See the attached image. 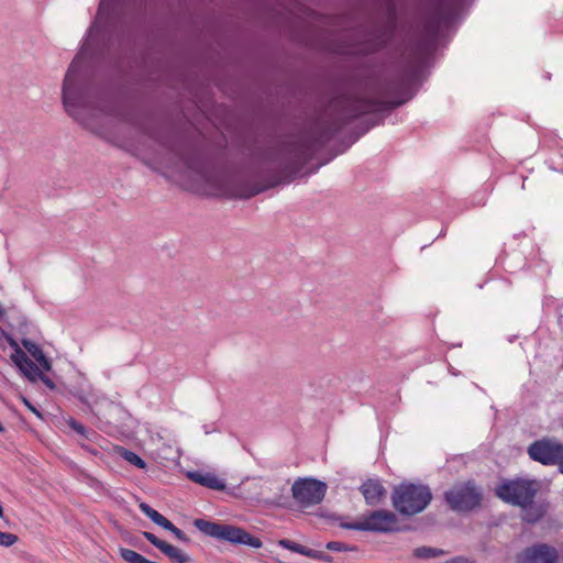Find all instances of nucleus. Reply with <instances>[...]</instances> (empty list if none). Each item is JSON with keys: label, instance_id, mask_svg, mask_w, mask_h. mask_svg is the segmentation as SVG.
Masks as SVG:
<instances>
[{"label": "nucleus", "instance_id": "1", "mask_svg": "<svg viewBox=\"0 0 563 563\" xmlns=\"http://www.w3.org/2000/svg\"><path fill=\"white\" fill-rule=\"evenodd\" d=\"M334 131L322 133L314 140L300 139L294 143L283 145L274 154L273 163L276 168L280 169L283 176H279L268 185H250V184H235L231 189V197L240 199L252 198L260 192L274 187L284 181H290L291 178L299 173L301 167L311 159L314 152L329 141Z\"/></svg>", "mask_w": 563, "mask_h": 563}, {"label": "nucleus", "instance_id": "2", "mask_svg": "<svg viewBox=\"0 0 563 563\" xmlns=\"http://www.w3.org/2000/svg\"><path fill=\"white\" fill-rule=\"evenodd\" d=\"M391 505L402 516L411 517L422 512L432 500L429 486L402 482L391 492Z\"/></svg>", "mask_w": 563, "mask_h": 563}, {"label": "nucleus", "instance_id": "3", "mask_svg": "<svg viewBox=\"0 0 563 563\" xmlns=\"http://www.w3.org/2000/svg\"><path fill=\"white\" fill-rule=\"evenodd\" d=\"M194 526L203 534L218 540L228 541L234 544H244L254 549H260L263 545L260 538H256L244 529L232 525H222L205 519H195Z\"/></svg>", "mask_w": 563, "mask_h": 563}, {"label": "nucleus", "instance_id": "4", "mask_svg": "<svg viewBox=\"0 0 563 563\" xmlns=\"http://www.w3.org/2000/svg\"><path fill=\"white\" fill-rule=\"evenodd\" d=\"M540 487L537 479L516 478L504 481L496 487L495 493L501 500L526 508L533 503Z\"/></svg>", "mask_w": 563, "mask_h": 563}, {"label": "nucleus", "instance_id": "5", "mask_svg": "<svg viewBox=\"0 0 563 563\" xmlns=\"http://www.w3.org/2000/svg\"><path fill=\"white\" fill-rule=\"evenodd\" d=\"M340 526L347 530L375 533H391L400 531L397 515L387 509L373 510L363 515L354 522H342Z\"/></svg>", "mask_w": 563, "mask_h": 563}, {"label": "nucleus", "instance_id": "6", "mask_svg": "<svg viewBox=\"0 0 563 563\" xmlns=\"http://www.w3.org/2000/svg\"><path fill=\"white\" fill-rule=\"evenodd\" d=\"M444 498L451 509L466 512L481 506L483 494L474 482L468 481L454 485L444 493Z\"/></svg>", "mask_w": 563, "mask_h": 563}, {"label": "nucleus", "instance_id": "7", "mask_svg": "<svg viewBox=\"0 0 563 563\" xmlns=\"http://www.w3.org/2000/svg\"><path fill=\"white\" fill-rule=\"evenodd\" d=\"M81 69V60L75 58L68 67L63 84V102L66 111L79 120L78 108L85 107V100L77 88V79Z\"/></svg>", "mask_w": 563, "mask_h": 563}, {"label": "nucleus", "instance_id": "8", "mask_svg": "<svg viewBox=\"0 0 563 563\" xmlns=\"http://www.w3.org/2000/svg\"><path fill=\"white\" fill-rule=\"evenodd\" d=\"M527 453L529 457L542 465L553 466L563 461V443L556 438L544 437L540 440L532 442Z\"/></svg>", "mask_w": 563, "mask_h": 563}, {"label": "nucleus", "instance_id": "9", "mask_svg": "<svg viewBox=\"0 0 563 563\" xmlns=\"http://www.w3.org/2000/svg\"><path fill=\"white\" fill-rule=\"evenodd\" d=\"M327 484L314 478H298L291 486L292 498L307 508L320 504L327 493Z\"/></svg>", "mask_w": 563, "mask_h": 563}, {"label": "nucleus", "instance_id": "10", "mask_svg": "<svg viewBox=\"0 0 563 563\" xmlns=\"http://www.w3.org/2000/svg\"><path fill=\"white\" fill-rule=\"evenodd\" d=\"M558 550L547 543H537L526 548L518 556V563H556Z\"/></svg>", "mask_w": 563, "mask_h": 563}, {"label": "nucleus", "instance_id": "11", "mask_svg": "<svg viewBox=\"0 0 563 563\" xmlns=\"http://www.w3.org/2000/svg\"><path fill=\"white\" fill-rule=\"evenodd\" d=\"M451 9L448 0H438L437 7L424 25L428 36L435 37L438 35L441 25L450 20Z\"/></svg>", "mask_w": 563, "mask_h": 563}, {"label": "nucleus", "instance_id": "12", "mask_svg": "<svg viewBox=\"0 0 563 563\" xmlns=\"http://www.w3.org/2000/svg\"><path fill=\"white\" fill-rule=\"evenodd\" d=\"M360 490L365 499L366 505L375 507L385 499L387 490L379 479L369 478L365 481Z\"/></svg>", "mask_w": 563, "mask_h": 563}, {"label": "nucleus", "instance_id": "13", "mask_svg": "<svg viewBox=\"0 0 563 563\" xmlns=\"http://www.w3.org/2000/svg\"><path fill=\"white\" fill-rule=\"evenodd\" d=\"M404 101H379L374 99H360L355 101L352 117H357L363 113L377 112L382 110H390L400 104Z\"/></svg>", "mask_w": 563, "mask_h": 563}, {"label": "nucleus", "instance_id": "14", "mask_svg": "<svg viewBox=\"0 0 563 563\" xmlns=\"http://www.w3.org/2000/svg\"><path fill=\"white\" fill-rule=\"evenodd\" d=\"M188 477L192 482L210 489L223 490L225 488L224 481L213 473L189 472Z\"/></svg>", "mask_w": 563, "mask_h": 563}, {"label": "nucleus", "instance_id": "15", "mask_svg": "<svg viewBox=\"0 0 563 563\" xmlns=\"http://www.w3.org/2000/svg\"><path fill=\"white\" fill-rule=\"evenodd\" d=\"M21 343L23 347L35 358V361L44 371H51V361L44 355L43 351L36 343L32 342L29 339H22Z\"/></svg>", "mask_w": 563, "mask_h": 563}, {"label": "nucleus", "instance_id": "16", "mask_svg": "<svg viewBox=\"0 0 563 563\" xmlns=\"http://www.w3.org/2000/svg\"><path fill=\"white\" fill-rule=\"evenodd\" d=\"M161 551L175 563H187L190 560L185 552L167 542Z\"/></svg>", "mask_w": 563, "mask_h": 563}, {"label": "nucleus", "instance_id": "17", "mask_svg": "<svg viewBox=\"0 0 563 563\" xmlns=\"http://www.w3.org/2000/svg\"><path fill=\"white\" fill-rule=\"evenodd\" d=\"M119 552L121 558L128 563H150V560L133 550L120 548Z\"/></svg>", "mask_w": 563, "mask_h": 563}, {"label": "nucleus", "instance_id": "18", "mask_svg": "<svg viewBox=\"0 0 563 563\" xmlns=\"http://www.w3.org/2000/svg\"><path fill=\"white\" fill-rule=\"evenodd\" d=\"M120 455L126 461L129 462L130 464L139 467V468H145L146 467V463L145 461L139 456L136 453L132 452V451H129L124 448H121L120 449Z\"/></svg>", "mask_w": 563, "mask_h": 563}, {"label": "nucleus", "instance_id": "19", "mask_svg": "<svg viewBox=\"0 0 563 563\" xmlns=\"http://www.w3.org/2000/svg\"><path fill=\"white\" fill-rule=\"evenodd\" d=\"M444 551L431 547H420L415 550V555L419 559H432L444 555Z\"/></svg>", "mask_w": 563, "mask_h": 563}, {"label": "nucleus", "instance_id": "20", "mask_svg": "<svg viewBox=\"0 0 563 563\" xmlns=\"http://www.w3.org/2000/svg\"><path fill=\"white\" fill-rule=\"evenodd\" d=\"M68 426L71 428V430H74L75 432H77L79 435H81L84 439H86L88 441H91L92 438L97 437V433L95 431L87 430L84 424L76 421L75 419H70L68 421Z\"/></svg>", "mask_w": 563, "mask_h": 563}, {"label": "nucleus", "instance_id": "21", "mask_svg": "<svg viewBox=\"0 0 563 563\" xmlns=\"http://www.w3.org/2000/svg\"><path fill=\"white\" fill-rule=\"evenodd\" d=\"M278 544L284 548V549H287V550H290L295 553H299L301 555H305V556H308V553L310 552L311 549L307 548V547H303L299 543H296L294 541H290L288 539H282L278 541Z\"/></svg>", "mask_w": 563, "mask_h": 563}, {"label": "nucleus", "instance_id": "22", "mask_svg": "<svg viewBox=\"0 0 563 563\" xmlns=\"http://www.w3.org/2000/svg\"><path fill=\"white\" fill-rule=\"evenodd\" d=\"M18 368L31 382L34 380L35 375H38L40 372V368L36 366V364L30 358H27L26 362L21 364Z\"/></svg>", "mask_w": 563, "mask_h": 563}, {"label": "nucleus", "instance_id": "23", "mask_svg": "<svg viewBox=\"0 0 563 563\" xmlns=\"http://www.w3.org/2000/svg\"><path fill=\"white\" fill-rule=\"evenodd\" d=\"M139 507H140L141 511L156 525H158L159 521L162 520V518L164 517L162 514H159L157 510L153 509L146 503H141Z\"/></svg>", "mask_w": 563, "mask_h": 563}, {"label": "nucleus", "instance_id": "24", "mask_svg": "<svg viewBox=\"0 0 563 563\" xmlns=\"http://www.w3.org/2000/svg\"><path fill=\"white\" fill-rule=\"evenodd\" d=\"M7 321L11 328H16L20 332H24L27 327V321L23 316L16 317V320L9 316L7 317Z\"/></svg>", "mask_w": 563, "mask_h": 563}, {"label": "nucleus", "instance_id": "25", "mask_svg": "<svg viewBox=\"0 0 563 563\" xmlns=\"http://www.w3.org/2000/svg\"><path fill=\"white\" fill-rule=\"evenodd\" d=\"M18 541V536L0 531V545L11 547Z\"/></svg>", "mask_w": 563, "mask_h": 563}, {"label": "nucleus", "instance_id": "26", "mask_svg": "<svg viewBox=\"0 0 563 563\" xmlns=\"http://www.w3.org/2000/svg\"><path fill=\"white\" fill-rule=\"evenodd\" d=\"M325 548L328 550H330V551H335V552L352 551L353 550V548H350L345 543L339 542V541H330V542H328L325 544Z\"/></svg>", "mask_w": 563, "mask_h": 563}, {"label": "nucleus", "instance_id": "27", "mask_svg": "<svg viewBox=\"0 0 563 563\" xmlns=\"http://www.w3.org/2000/svg\"><path fill=\"white\" fill-rule=\"evenodd\" d=\"M308 558L310 559H314V560H320V561H323V562H327V563H332L333 562V558L324 552H321V551H317V550H310V552L308 553Z\"/></svg>", "mask_w": 563, "mask_h": 563}, {"label": "nucleus", "instance_id": "28", "mask_svg": "<svg viewBox=\"0 0 563 563\" xmlns=\"http://www.w3.org/2000/svg\"><path fill=\"white\" fill-rule=\"evenodd\" d=\"M376 48L375 45H360L355 47H349L345 52L349 54H366Z\"/></svg>", "mask_w": 563, "mask_h": 563}, {"label": "nucleus", "instance_id": "29", "mask_svg": "<svg viewBox=\"0 0 563 563\" xmlns=\"http://www.w3.org/2000/svg\"><path fill=\"white\" fill-rule=\"evenodd\" d=\"M143 536L144 538L151 543L153 544L155 548H157L158 550L163 549V545L166 543V541H163L161 539H158L155 534H153L152 532H147V531H144L143 532Z\"/></svg>", "mask_w": 563, "mask_h": 563}, {"label": "nucleus", "instance_id": "30", "mask_svg": "<svg viewBox=\"0 0 563 563\" xmlns=\"http://www.w3.org/2000/svg\"><path fill=\"white\" fill-rule=\"evenodd\" d=\"M27 355L22 349H19L18 351H14L11 355L12 362L19 367L21 364L25 363L27 360Z\"/></svg>", "mask_w": 563, "mask_h": 563}, {"label": "nucleus", "instance_id": "31", "mask_svg": "<svg viewBox=\"0 0 563 563\" xmlns=\"http://www.w3.org/2000/svg\"><path fill=\"white\" fill-rule=\"evenodd\" d=\"M37 380H41L46 387H48L52 390L55 389V387H56L54 382L48 376L43 374L41 369L38 372V375H35L33 382H37Z\"/></svg>", "mask_w": 563, "mask_h": 563}, {"label": "nucleus", "instance_id": "32", "mask_svg": "<svg viewBox=\"0 0 563 563\" xmlns=\"http://www.w3.org/2000/svg\"><path fill=\"white\" fill-rule=\"evenodd\" d=\"M2 336L8 342V344L13 349V351H18L19 349H21L18 342L8 332L2 331Z\"/></svg>", "mask_w": 563, "mask_h": 563}, {"label": "nucleus", "instance_id": "33", "mask_svg": "<svg viewBox=\"0 0 563 563\" xmlns=\"http://www.w3.org/2000/svg\"><path fill=\"white\" fill-rule=\"evenodd\" d=\"M170 532L179 540L185 543H188L190 539L176 526L170 530Z\"/></svg>", "mask_w": 563, "mask_h": 563}, {"label": "nucleus", "instance_id": "34", "mask_svg": "<svg viewBox=\"0 0 563 563\" xmlns=\"http://www.w3.org/2000/svg\"><path fill=\"white\" fill-rule=\"evenodd\" d=\"M112 0H101L99 4L98 14L101 15L103 12L110 10Z\"/></svg>", "mask_w": 563, "mask_h": 563}, {"label": "nucleus", "instance_id": "35", "mask_svg": "<svg viewBox=\"0 0 563 563\" xmlns=\"http://www.w3.org/2000/svg\"><path fill=\"white\" fill-rule=\"evenodd\" d=\"M157 526H159L163 529L168 530V531H170L175 527V525L172 521H169L168 519H166L165 517L162 518V520L159 521V523Z\"/></svg>", "mask_w": 563, "mask_h": 563}, {"label": "nucleus", "instance_id": "36", "mask_svg": "<svg viewBox=\"0 0 563 563\" xmlns=\"http://www.w3.org/2000/svg\"><path fill=\"white\" fill-rule=\"evenodd\" d=\"M22 400L32 412H34L38 418H42V413L26 398L23 397Z\"/></svg>", "mask_w": 563, "mask_h": 563}, {"label": "nucleus", "instance_id": "37", "mask_svg": "<svg viewBox=\"0 0 563 563\" xmlns=\"http://www.w3.org/2000/svg\"><path fill=\"white\" fill-rule=\"evenodd\" d=\"M80 444H81V446H82L84 449H86L87 451H89V452H91V453H96V450L90 449V448H89L87 444H85L84 442H81Z\"/></svg>", "mask_w": 563, "mask_h": 563}, {"label": "nucleus", "instance_id": "38", "mask_svg": "<svg viewBox=\"0 0 563 563\" xmlns=\"http://www.w3.org/2000/svg\"><path fill=\"white\" fill-rule=\"evenodd\" d=\"M78 398L81 402H85V404H88V399L87 397L82 396V395H78Z\"/></svg>", "mask_w": 563, "mask_h": 563}, {"label": "nucleus", "instance_id": "39", "mask_svg": "<svg viewBox=\"0 0 563 563\" xmlns=\"http://www.w3.org/2000/svg\"><path fill=\"white\" fill-rule=\"evenodd\" d=\"M129 542H130L132 545H135V547L137 545V542H136L135 540H132V539H131V540H129Z\"/></svg>", "mask_w": 563, "mask_h": 563}, {"label": "nucleus", "instance_id": "40", "mask_svg": "<svg viewBox=\"0 0 563 563\" xmlns=\"http://www.w3.org/2000/svg\"><path fill=\"white\" fill-rule=\"evenodd\" d=\"M5 431L4 427L0 423V433H3Z\"/></svg>", "mask_w": 563, "mask_h": 563}, {"label": "nucleus", "instance_id": "41", "mask_svg": "<svg viewBox=\"0 0 563 563\" xmlns=\"http://www.w3.org/2000/svg\"><path fill=\"white\" fill-rule=\"evenodd\" d=\"M13 314H16V311H13V313H12V314H10L14 320H16V318H14V316H13Z\"/></svg>", "mask_w": 563, "mask_h": 563}]
</instances>
